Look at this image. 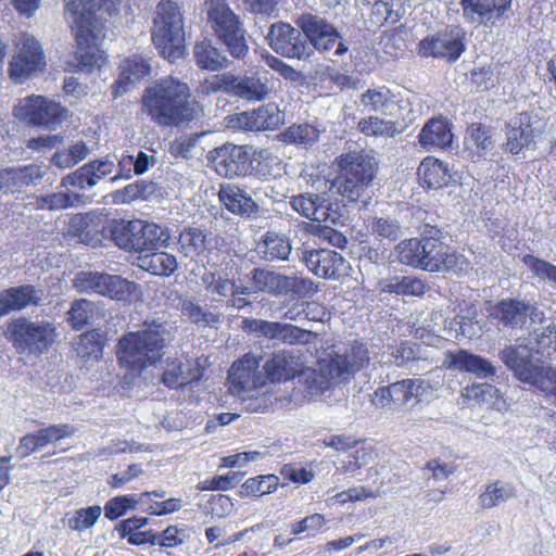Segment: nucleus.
<instances>
[{
	"label": "nucleus",
	"mask_w": 556,
	"mask_h": 556,
	"mask_svg": "<svg viewBox=\"0 0 556 556\" xmlns=\"http://www.w3.org/2000/svg\"><path fill=\"white\" fill-rule=\"evenodd\" d=\"M142 106L161 126H181L204 115L202 105L192 99L189 85L172 76L156 80L144 90Z\"/></svg>",
	"instance_id": "obj_1"
},
{
	"label": "nucleus",
	"mask_w": 556,
	"mask_h": 556,
	"mask_svg": "<svg viewBox=\"0 0 556 556\" xmlns=\"http://www.w3.org/2000/svg\"><path fill=\"white\" fill-rule=\"evenodd\" d=\"M174 337L175 328L168 321L160 318L146 320L139 330L127 333L118 341V363L131 372L140 374L161 361Z\"/></svg>",
	"instance_id": "obj_2"
},
{
	"label": "nucleus",
	"mask_w": 556,
	"mask_h": 556,
	"mask_svg": "<svg viewBox=\"0 0 556 556\" xmlns=\"http://www.w3.org/2000/svg\"><path fill=\"white\" fill-rule=\"evenodd\" d=\"M65 15L76 36L77 71L90 73L94 68H100L105 61L104 51L99 45L102 37V22L110 15L101 7L79 11L75 1L68 2Z\"/></svg>",
	"instance_id": "obj_3"
},
{
	"label": "nucleus",
	"mask_w": 556,
	"mask_h": 556,
	"mask_svg": "<svg viewBox=\"0 0 556 556\" xmlns=\"http://www.w3.org/2000/svg\"><path fill=\"white\" fill-rule=\"evenodd\" d=\"M535 354L531 339L518 338L500 352V358L519 381L539 389L556 406V369L543 366Z\"/></svg>",
	"instance_id": "obj_4"
},
{
	"label": "nucleus",
	"mask_w": 556,
	"mask_h": 556,
	"mask_svg": "<svg viewBox=\"0 0 556 556\" xmlns=\"http://www.w3.org/2000/svg\"><path fill=\"white\" fill-rule=\"evenodd\" d=\"M230 392L238 396L249 412H263L271 405L265 372L256 356L247 354L236 361L228 371Z\"/></svg>",
	"instance_id": "obj_5"
},
{
	"label": "nucleus",
	"mask_w": 556,
	"mask_h": 556,
	"mask_svg": "<svg viewBox=\"0 0 556 556\" xmlns=\"http://www.w3.org/2000/svg\"><path fill=\"white\" fill-rule=\"evenodd\" d=\"M395 252L400 263L428 271L448 270L457 263L456 254L433 236L403 240Z\"/></svg>",
	"instance_id": "obj_6"
},
{
	"label": "nucleus",
	"mask_w": 556,
	"mask_h": 556,
	"mask_svg": "<svg viewBox=\"0 0 556 556\" xmlns=\"http://www.w3.org/2000/svg\"><path fill=\"white\" fill-rule=\"evenodd\" d=\"M184 17L179 5L170 0L157 3L153 18L152 39L160 53L174 62L185 52Z\"/></svg>",
	"instance_id": "obj_7"
},
{
	"label": "nucleus",
	"mask_w": 556,
	"mask_h": 556,
	"mask_svg": "<svg viewBox=\"0 0 556 556\" xmlns=\"http://www.w3.org/2000/svg\"><path fill=\"white\" fill-rule=\"evenodd\" d=\"M207 24L233 58H242L249 48L240 17L231 10L228 0H205Z\"/></svg>",
	"instance_id": "obj_8"
},
{
	"label": "nucleus",
	"mask_w": 556,
	"mask_h": 556,
	"mask_svg": "<svg viewBox=\"0 0 556 556\" xmlns=\"http://www.w3.org/2000/svg\"><path fill=\"white\" fill-rule=\"evenodd\" d=\"M342 177L332 182L338 192L350 202H358L365 187L368 186L377 172L375 156L364 152H349L339 159Z\"/></svg>",
	"instance_id": "obj_9"
},
{
	"label": "nucleus",
	"mask_w": 556,
	"mask_h": 556,
	"mask_svg": "<svg viewBox=\"0 0 556 556\" xmlns=\"http://www.w3.org/2000/svg\"><path fill=\"white\" fill-rule=\"evenodd\" d=\"M5 334L22 355H40L50 349L56 338L53 324L45 320L33 321L26 317L12 319Z\"/></svg>",
	"instance_id": "obj_10"
},
{
	"label": "nucleus",
	"mask_w": 556,
	"mask_h": 556,
	"mask_svg": "<svg viewBox=\"0 0 556 556\" xmlns=\"http://www.w3.org/2000/svg\"><path fill=\"white\" fill-rule=\"evenodd\" d=\"M348 361L338 353H328L318 361V369L306 368L304 386L311 397H317L331 386L348 381L352 374Z\"/></svg>",
	"instance_id": "obj_11"
},
{
	"label": "nucleus",
	"mask_w": 556,
	"mask_h": 556,
	"mask_svg": "<svg viewBox=\"0 0 556 556\" xmlns=\"http://www.w3.org/2000/svg\"><path fill=\"white\" fill-rule=\"evenodd\" d=\"M15 53L9 62V77L16 84H23L34 74L43 71L45 54L39 42L27 34L13 41Z\"/></svg>",
	"instance_id": "obj_12"
},
{
	"label": "nucleus",
	"mask_w": 556,
	"mask_h": 556,
	"mask_svg": "<svg viewBox=\"0 0 556 556\" xmlns=\"http://www.w3.org/2000/svg\"><path fill=\"white\" fill-rule=\"evenodd\" d=\"M290 204L301 216L320 225L324 224L325 227L343 224V206L325 195L309 192L301 193L292 197Z\"/></svg>",
	"instance_id": "obj_13"
},
{
	"label": "nucleus",
	"mask_w": 556,
	"mask_h": 556,
	"mask_svg": "<svg viewBox=\"0 0 556 556\" xmlns=\"http://www.w3.org/2000/svg\"><path fill=\"white\" fill-rule=\"evenodd\" d=\"M66 111L56 102L42 96L23 98L14 106V115L28 124L55 128Z\"/></svg>",
	"instance_id": "obj_14"
},
{
	"label": "nucleus",
	"mask_w": 556,
	"mask_h": 556,
	"mask_svg": "<svg viewBox=\"0 0 556 556\" xmlns=\"http://www.w3.org/2000/svg\"><path fill=\"white\" fill-rule=\"evenodd\" d=\"M242 329L257 337L287 344H306L313 334L312 331L292 324L251 318L243 320Z\"/></svg>",
	"instance_id": "obj_15"
},
{
	"label": "nucleus",
	"mask_w": 556,
	"mask_h": 556,
	"mask_svg": "<svg viewBox=\"0 0 556 556\" xmlns=\"http://www.w3.org/2000/svg\"><path fill=\"white\" fill-rule=\"evenodd\" d=\"M395 407L412 410L438 397L440 382L426 378H407L394 382Z\"/></svg>",
	"instance_id": "obj_16"
},
{
	"label": "nucleus",
	"mask_w": 556,
	"mask_h": 556,
	"mask_svg": "<svg viewBox=\"0 0 556 556\" xmlns=\"http://www.w3.org/2000/svg\"><path fill=\"white\" fill-rule=\"evenodd\" d=\"M269 45L278 54L289 59H304L311 55L305 35L290 24L275 23L268 33Z\"/></svg>",
	"instance_id": "obj_17"
},
{
	"label": "nucleus",
	"mask_w": 556,
	"mask_h": 556,
	"mask_svg": "<svg viewBox=\"0 0 556 556\" xmlns=\"http://www.w3.org/2000/svg\"><path fill=\"white\" fill-rule=\"evenodd\" d=\"M268 386L271 382H280L300 377L304 383L306 371L304 355L299 350H285L274 353L263 365Z\"/></svg>",
	"instance_id": "obj_18"
},
{
	"label": "nucleus",
	"mask_w": 556,
	"mask_h": 556,
	"mask_svg": "<svg viewBox=\"0 0 556 556\" xmlns=\"http://www.w3.org/2000/svg\"><path fill=\"white\" fill-rule=\"evenodd\" d=\"M490 317L513 329L521 328L528 317L531 325L542 324L544 320L543 312L526 301L514 299L497 302L491 307Z\"/></svg>",
	"instance_id": "obj_19"
},
{
	"label": "nucleus",
	"mask_w": 556,
	"mask_h": 556,
	"mask_svg": "<svg viewBox=\"0 0 556 556\" xmlns=\"http://www.w3.org/2000/svg\"><path fill=\"white\" fill-rule=\"evenodd\" d=\"M208 159L220 176H244L251 169V155L243 146L223 144L211 151Z\"/></svg>",
	"instance_id": "obj_20"
},
{
	"label": "nucleus",
	"mask_w": 556,
	"mask_h": 556,
	"mask_svg": "<svg viewBox=\"0 0 556 556\" xmlns=\"http://www.w3.org/2000/svg\"><path fill=\"white\" fill-rule=\"evenodd\" d=\"M465 50L460 33L444 31L428 36L418 43V54L422 58L445 59L456 61Z\"/></svg>",
	"instance_id": "obj_21"
},
{
	"label": "nucleus",
	"mask_w": 556,
	"mask_h": 556,
	"mask_svg": "<svg viewBox=\"0 0 556 556\" xmlns=\"http://www.w3.org/2000/svg\"><path fill=\"white\" fill-rule=\"evenodd\" d=\"M302 261L314 275L324 279H338L348 269L345 258L328 249L305 251Z\"/></svg>",
	"instance_id": "obj_22"
},
{
	"label": "nucleus",
	"mask_w": 556,
	"mask_h": 556,
	"mask_svg": "<svg viewBox=\"0 0 556 556\" xmlns=\"http://www.w3.org/2000/svg\"><path fill=\"white\" fill-rule=\"evenodd\" d=\"M115 169L114 162L106 157L98 159L83 165L62 178L61 186L78 189H90L111 175Z\"/></svg>",
	"instance_id": "obj_23"
},
{
	"label": "nucleus",
	"mask_w": 556,
	"mask_h": 556,
	"mask_svg": "<svg viewBox=\"0 0 556 556\" xmlns=\"http://www.w3.org/2000/svg\"><path fill=\"white\" fill-rule=\"evenodd\" d=\"M76 429L67 424L52 425L42 428L21 438L16 452L22 458H25L33 452L42 450L52 443L72 437Z\"/></svg>",
	"instance_id": "obj_24"
},
{
	"label": "nucleus",
	"mask_w": 556,
	"mask_h": 556,
	"mask_svg": "<svg viewBox=\"0 0 556 556\" xmlns=\"http://www.w3.org/2000/svg\"><path fill=\"white\" fill-rule=\"evenodd\" d=\"M203 376V368L194 361H166L162 372V382L172 389L186 388L198 383Z\"/></svg>",
	"instance_id": "obj_25"
},
{
	"label": "nucleus",
	"mask_w": 556,
	"mask_h": 556,
	"mask_svg": "<svg viewBox=\"0 0 556 556\" xmlns=\"http://www.w3.org/2000/svg\"><path fill=\"white\" fill-rule=\"evenodd\" d=\"M169 239L168 228L155 223L135 219L132 251L138 253V255L143 254L146 251L166 248Z\"/></svg>",
	"instance_id": "obj_26"
},
{
	"label": "nucleus",
	"mask_w": 556,
	"mask_h": 556,
	"mask_svg": "<svg viewBox=\"0 0 556 556\" xmlns=\"http://www.w3.org/2000/svg\"><path fill=\"white\" fill-rule=\"evenodd\" d=\"M539 125L540 119L528 113L515 115L508 124L506 151L517 154L528 147L539 130Z\"/></svg>",
	"instance_id": "obj_27"
},
{
	"label": "nucleus",
	"mask_w": 556,
	"mask_h": 556,
	"mask_svg": "<svg viewBox=\"0 0 556 556\" xmlns=\"http://www.w3.org/2000/svg\"><path fill=\"white\" fill-rule=\"evenodd\" d=\"M237 126L251 131L276 129L283 123V114L274 103L255 110L241 112L236 117Z\"/></svg>",
	"instance_id": "obj_28"
},
{
	"label": "nucleus",
	"mask_w": 556,
	"mask_h": 556,
	"mask_svg": "<svg viewBox=\"0 0 556 556\" xmlns=\"http://www.w3.org/2000/svg\"><path fill=\"white\" fill-rule=\"evenodd\" d=\"M510 3L511 0H460L465 20L477 24H488L501 17Z\"/></svg>",
	"instance_id": "obj_29"
},
{
	"label": "nucleus",
	"mask_w": 556,
	"mask_h": 556,
	"mask_svg": "<svg viewBox=\"0 0 556 556\" xmlns=\"http://www.w3.org/2000/svg\"><path fill=\"white\" fill-rule=\"evenodd\" d=\"M443 364L447 369L467 371L481 378L496 374L495 367L488 359L465 350L445 353Z\"/></svg>",
	"instance_id": "obj_30"
},
{
	"label": "nucleus",
	"mask_w": 556,
	"mask_h": 556,
	"mask_svg": "<svg viewBox=\"0 0 556 556\" xmlns=\"http://www.w3.org/2000/svg\"><path fill=\"white\" fill-rule=\"evenodd\" d=\"M268 73L236 76L231 84V94L247 101H262L269 97Z\"/></svg>",
	"instance_id": "obj_31"
},
{
	"label": "nucleus",
	"mask_w": 556,
	"mask_h": 556,
	"mask_svg": "<svg viewBox=\"0 0 556 556\" xmlns=\"http://www.w3.org/2000/svg\"><path fill=\"white\" fill-rule=\"evenodd\" d=\"M43 298V291L30 285L9 288L0 292V317L12 311H21L30 305H38Z\"/></svg>",
	"instance_id": "obj_32"
},
{
	"label": "nucleus",
	"mask_w": 556,
	"mask_h": 556,
	"mask_svg": "<svg viewBox=\"0 0 556 556\" xmlns=\"http://www.w3.org/2000/svg\"><path fill=\"white\" fill-rule=\"evenodd\" d=\"M219 201L232 214L250 217L258 212L256 202L235 184H223L218 191Z\"/></svg>",
	"instance_id": "obj_33"
},
{
	"label": "nucleus",
	"mask_w": 556,
	"mask_h": 556,
	"mask_svg": "<svg viewBox=\"0 0 556 556\" xmlns=\"http://www.w3.org/2000/svg\"><path fill=\"white\" fill-rule=\"evenodd\" d=\"M419 143L426 149L445 148L453 141V134L445 118H431L421 129Z\"/></svg>",
	"instance_id": "obj_34"
},
{
	"label": "nucleus",
	"mask_w": 556,
	"mask_h": 556,
	"mask_svg": "<svg viewBox=\"0 0 556 556\" xmlns=\"http://www.w3.org/2000/svg\"><path fill=\"white\" fill-rule=\"evenodd\" d=\"M299 26L303 30L306 41L309 40L315 49L326 48L324 40H329V37L338 31L326 20L313 14H303L299 18Z\"/></svg>",
	"instance_id": "obj_35"
},
{
	"label": "nucleus",
	"mask_w": 556,
	"mask_h": 556,
	"mask_svg": "<svg viewBox=\"0 0 556 556\" xmlns=\"http://www.w3.org/2000/svg\"><path fill=\"white\" fill-rule=\"evenodd\" d=\"M150 74V65L139 56L125 60L121 64V75L115 83V96H119Z\"/></svg>",
	"instance_id": "obj_36"
},
{
	"label": "nucleus",
	"mask_w": 556,
	"mask_h": 556,
	"mask_svg": "<svg viewBox=\"0 0 556 556\" xmlns=\"http://www.w3.org/2000/svg\"><path fill=\"white\" fill-rule=\"evenodd\" d=\"M136 264L141 269L157 276H169L177 269L176 257L160 250H150L138 255Z\"/></svg>",
	"instance_id": "obj_37"
},
{
	"label": "nucleus",
	"mask_w": 556,
	"mask_h": 556,
	"mask_svg": "<svg viewBox=\"0 0 556 556\" xmlns=\"http://www.w3.org/2000/svg\"><path fill=\"white\" fill-rule=\"evenodd\" d=\"M361 104L364 110L384 116L394 117L397 111V103L394 96L387 87L368 89L361 96Z\"/></svg>",
	"instance_id": "obj_38"
},
{
	"label": "nucleus",
	"mask_w": 556,
	"mask_h": 556,
	"mask_svg": "<svg viewBox=\"0 0 556 556\" xmlns=\"http://www.w3.org/2000/svg\"><path fill=\"white\" fill-rule=\"evenodd\" d=\"M138 285L121 276L103 274L100 295L115 301H128L138 295Z\"/></svg>",
	"instance_id": "obj_39"
},
{
	"label": "nucleus",
	"mask_w": 556,
	"mask_h": 556,
	"mask_svg": "<svg viewBox=\"0 0 556 556\" xmlns=\"http://www.w3.org/2000/svg\"><path fill=\"white\" fill-rule=\"evenodd\" d=\"M179 245L186 256H199L213 249V238L200 228H188L180 233Z\"/></svg>",
	"instance_id": "obj_40"
},
{
	"label": "nucleus",
	"mask_w": 556,
	"mask_h": 556,
	"mask_svg": "<svg viewBox=\"0 0 556 556\" xmlns=\"http://www.w3.org/2000/svg\"><path fill=\"white\" fill-rule=\"evenodd\" d=\"M197 65L206 71L217 72L228 66V59L211 41L202 40L194 45Z\"/></svg>",
	"instance_id": "obj_41"
},
{
	"label": "nucleus",
	"mask_w": 556,
	"mask_h": 556,
	"mask_svg": "<svg viewBox=\"0 0 556 556\" xmlns=\"http://www.w3.org/2000/svg\"><path fill=\"white\" fill-rule=\"evenodd\" d=\"M418 176L422 184L429 189L442 188L450 179L447 166L434 157H426L420 163Z\"/></svg>",
	"instance_id": "obj_42"
},
{
	"label": "nucleus",
	"mask_w": 556,
	"mask_h": 556,
	"mask_svg": "<svg viewBox=\"0 0 556 556\" xmlns=\"http://www.w3.org/2000/svg\"><path fill=\"white\" fill-rule=\"evenodd\" d=\"M80 226V237L83 240L97 244L103 238L109 237L110 219L102 215L88 213L85 216H79L75 219Z\"/></svg>",
	"instance_id": "obj_43"
},
{
	"label": "nucleus",
	"mask_w": 556,
	"mask_h": 556,
	"mask_svg": "<svg viewBox=\"0 0 556 556\" xmlns=\"http://www.w3.org/2000/svg\"><path fill=\"white\" fill-rule=\"evenodd\" d=\"M104 336L100 330L87 331L78 337L76 353L85 362H99L102 358Z\"/></svg>",
	"instance_id": "obj_44"
},
{
	"label": "nucleus",
	"mask_w": 556,
	"mask_h": 556,
	"mask_svg": "<svg viewBox=\"0 0 556 556\" xmlns=\"http://www.w3.org/2000/svg\"><path fill=\"white\" fill-rule=\"evenodd\" d=\"M383 292L397 295L421 296L427 290L424 280L416 277H392L380 282Z\"/></svg>",
	"instance_id": "obj_45"
},
{
	"label": "nucleus",
	"mask_w": 556,
	"mask_h": 556,
	"mask_svg": "<svg viewBox=\"0 0 556 556\" xmlns=\"http://www.w3.org/2000/svg\"><path fill=\"white\" fill-rule=\"evenodd\" d=\"M463 395L468 400L484 403L498 410H502L507 406V402L503 397L501 391L495 386L486 382L467 387Z\"/></svg>",
	"instance_id": "obj_46"
},
{
	"label": "nucleus",
	"mask_w": 556,
	"mask_h": 556,
	"mask_svg": "<svg viewBox=\"0 0 556 556\" xmlns=\"http://www.w3.org/2000/svg\"><path fill=\"white\" fill-rule=\"evenodd\" d=\"M181 312L191 323L201 327L216 328L220 323V314L203 307L193 299L181 301Z\"/></svg>",
	"instance_id": "obj_47"
},
{
	"label": "nucleus",
	"mask_w": 556,
	"mask_h": 556,
	"mask_svg": "<svg viewBox=\"0 0 556 556\" xmlns=\"http://www.w3.org/2000/svg\"><path fill=\"white\" fill-rule=\"evenodd\" d=\"M320 134L321 130L315 125L293 124L282 132V140L286 143L309 148L319 140Z\"/></svg>",
	"instance_id": "obj_48"
},
{
	"label": "nucleus",
	"mask_w": 556,
	"mask_h": 556,
	"mask_svg": "<svg viewBox=\"0 0 556 556\" xmlns=\"http://www.w3.org/2000/svg\"><path fill=\"white\" fill-rule=\"evenodd\" d=\"M421 350L418 343L406 341L392 349L391 357L397 367L419 370V363L425 361Z\"/></svg>",
	"instance_id": "obj_49"
},
{
	"label": "nucleus",
	"mask_w": 556,
	"mask_h": 556,
	"mask_svg": "<svg viewBox=\"0 0 556 556\" xmlns=\"http://www.w3.org/2000/svg\"><path fill=\"white\" fill-rule=\"evenodd\" d=\"M260 249L267 261L287 260L292 250L289 239L285 235L274 231H268L265 235Z\"/></svg>",
	"instance_id": "obj_50"
},
{
	"label": "nucleus",
	"mask_w": 556,
	"mask_h": 556,
	"mask_svg": "<svg viewBox=\"0 0 556 556\" xmlns=\"http://www.w3.org/2000/svg\"><path fill=\"white\" fill-rule=\"evenodd\" d=\"M252 281L257 292L283 294L286 276L267 269L255 268Z\"/></svg>",
	"instance_id": "obj_51"
},
{
	"label": "nucleus",
	"mask_w": 556,
	"mask_h": 556,
	"mask_svg": "<svg viewBox=\"0 0 556 556\" xmlns=\"http://www.w3.org/2000/svg\"><path fill=\"white\" fill-rule=\"evenodd\" d=\"M90 149L84 141L72 143L68 148L55 152L51 159V163L61 168H71L84 161L89 154Z\"/></svg>",
	"instance_id": "obj_52"
},
{
	"label": "nucleus",
	"mask_w": 556,
	"mask_h": 556,
	"mask_svg": "<svg viewBox=\"0 0 556 556\" xmlns=\"http://www.w3.org/2000/svg\"><path fill=\"white\" fill-rule=\"evenodd\" d=\"M516 496V488L513 483L496 481L488 485L480 495V503L485 508L501 505Z\"/></svg>",
	"instance_id": "obj_53"
},
{
	"label": "nucleus",
	"mask_w": 556,
	"mask_h": 556,
	"mask_svg": "<svg viewBox=\"0 0 556 556\" xmlns=\"http://www.w3.org/2000/svg\"><path fill=\"white\" fill-rule=\"evenodd\" d=\"M85 195L76 192H55L46 197H40L36 201L37 208L40 210H63L75 207L84 203Z\"/></svg>",
	"instance_id": "obj_54"
},
{
	"label": "nucleus",
	"mask_w": 556,
	"mask_h": 556,
	"mask_svg": "<svg viewBox=\"0 0 556 556\" xmlns=\"http://www.w3.org/2000/svg\"><path fill=\"white\" fill-rule=\"evenodd\" d=\"M134 220H111L109 225V238L122 250L131 252L134 248Z\"/></svg>",
	"instance_id": "obj_55"
},
{
	"label": "nucleus",
	"mask_w": 556,
	"mask_h": 556,
	"mask_svg": "<svg viewBox=\"0 0 556 556\" xmlns=\"http://www.w3.org/2000/svg\"><path fill=\"white\" fill-rule=\"evenodd\" d=\"M367 229L378 238L394 241L402 236V229L395 218L374 216L366 219Z\"/></svg>",
	"instance_id": "obj_56"
},
{
	"label": "nucleus",
	"mask_w": 556,
	"mask_h": 556,
	"mask_svg": "<svg viewBox=\"0 0 556 556\" xmlns=\"http://www.w3.org/2000/svg\"><path fill=\"white\" fill-rule=\"evenodd\" d=\"M358 129L365 136L393 138L399 130L393 121H386L378 116H368L358 122Z\"/></svg>",
	"instance_id": "obj_57"
},
{
	"label": "nucleus",
	"mask_w": 556,
	"mask_h": 556,
	"mask_svg": "<svg viewBox=\"0 0 556 556\" xmlns=\"http://www.w3.org/2000/svg\"><path fill=\"white\" fill-rule=\"evenodd\" d=\"M102 514V507L99 505L79 508L73 513L67 520V527L72 531L84 532L91 529Z\"/></svg>",
	"instance_id": "obj_58"
},
{
	"label": "nucleus",
	"mask_w": 556,
	"mask_h": 556,
	"mask_svg": "<svg viewBox=\"0 0 556 556\" xmlns=\"http://www.w3.org/2000/svg\"><path fill=\"white\" fill-rule=\"evenodd\" d=\"M467 150L480 155L492 147L490 130L480 124H472L467 129L465 138Z\"/></svg>",
	"instance_id": "obj_59"
},
{
	"label": "nucleus",
	"mask_w": 556,
	"mask_h": 556,
	"mask_svg": "<svg viewBox=\"0 0 556 556\" xmlns=\"http://www.w3.org/2000/svg\"><path fill=\"white\" fill-rule=\"evenodd\" d=\"M278 484L279 479L274 475L250 478L242 484L240 494L243 496H262L276 491Z\"/></svg>",
	"instance_id": "obj_60"
},
{
	"label": "nucleus",
	"mask_w": 556,
	"mask_h": 556,
	"mask_svg": "<svg viewBox=\"0 0 556 556\" xmlns=\"http://www.w3.org/2000/svg\"><path fill=\"white\" fill-rule=\"evenodd\" d=\"M531 343L534 341L536 344V353L553 346L556 351V326L552 321H547L544 317L542 324L536 323L531 325Z\"/></svg>",
	"instance_id": "obj_61"
},
{
	"label": "nucleus",
	"mask_w": 556,
	"mask_h": 556,
	"mask_svg": "<svg viewBox=\"0 0 556 556\" xmlns=\"http://www.w3.org/2000/svg\"><path fill=\"white\" fill-rule=\"evenodd\" d=\"M93 313L94 305L86 299H80L73 302L67 313V319L75 329H80L90 323L93 317Z\"/></svg>",
	"instance_id": "obj_62"
},
{
	"label": "nucleus",
	"mask_w": 556,
	"mask_h": 556,
	"mask_svg": "<svg viewBox=\"0 0 556 556\" xmlns=\"http://www.w3.org/2000/svg\"><path fill=\"white\" fill-rule=\"evenodd\" d=\"M522 263L531 270L534 277L544 282H554L556 278V266L552 263L530 254L522 257Z\"/></svg>",
	"instance_id": "obj_63"
},
{
	"label": "nucleus",
	"mask_w": 556,
	"mask_h": 556,
	"mask_svg": "<svg viewBox=\"0 0 556 556\" xmlns=\"http://www.w3.org/2000/svg\"><path fill=\"white\" fill-rule=\"evenodd\" d=\"M202 282L210 294L220 298L231 295V291L233 290V280L225 278L217 273H205L202 276Z\"/></svg>",
	"instance_id": "obj_64"
}]
</instances>
